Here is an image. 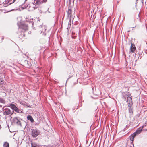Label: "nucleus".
Returning <instances> with one entry per match:
<instances>
[{
    "mask_svg": "<svg viewBox=\"0 0 147 147\" xmlns=\"http://www.w3.org/2000/svg\"><path fill=\"white\" fill-rule=\"evenodd\" d=\"M11 108L13 110V111H14L15 112L18 113H23L22 111L20 110L18 108H17L13 104L11 103L10 104Z\"/></svg>",
    "mask_w": 147,
    "mask_h": 147,
    "instance_id": "1",
    "label": "nucleus"
},
{
    "mask_svg": "<svg viewBox=\"0 0 147 147\" xmlns=\"http://www.w3.org/2000/svg\"><path fill=\"white\" fill-rule=\"evenodd\" d=\"M22 119L18 117H14L12 119L13 122L14 123H16L17 125L21 126V123L20 121Z\"/></svg>",
    "mask_w": 147,
    "mask_h": 147,
    "instance_id": "2",
    "label": "nucleus"
},
{
    "mask_svg": "<svg viewBox=\"0 0 147 147\" xmlns=\"http://www.w3.org/2000/svg\"><path fill=\"white\" fill-rule=\"evenodd\" d=\"M28 22L26 21L21 23L20 27L25 30H27L28 28V24H27Z\"/></svg>",
    "mask_w": 147,
    "mask_h": 147,
    "instance_id": "3",
    "label": "nucleus"
},
{
    "mask_svg": "<svg viewBox=\"0 0 147 147\" xmlns=\"http://www.w3.org/2000/svg\"><path fill=\"white\" fill-rule=\"evenodd\" d=\"M13 112L14 111H13V112H12L10 109L8 108H5L4 110L3 114L5 115H12Z\"/></svg>",
    "mask_w": 147,
    "mask_h": 147,
    "instance_id": "4",
    "label": "nucleus"
},
{
    "mask_svg": "<svg viewBox=\"0 0 147 147\" xmlns=\"http://www.w3.org/2000/svg\"><path fill=\"white\" fill-rule=\"evenodd\" d=\"M42 3V1H41V0H34V2L32 3L34 5H35L36 7H33L34 9V10L37 7H38L36 6L37 5H39Z\"/></svg>",
    "mask_w": 147,
    "mask_h": 147,
    "instance_id": "5",
    "label": "nucleus"
},
{
    "mask_svg": "<svg viewBox=\"0 0 147 147\" xmlns=\"http://www.w3.org/2000/svg\"><path fill=\"white\" fill-rule=\"evenodd\" d=\"M39 134V131L37 129H33L32 131L31 134L32 136L36 137Z\"/></svg>",
    "mask_w": 147,
    "mask_h": 147,
    "instance_id": "6",
    "label": "nucleus"
},
{
    "mask_svg": "<svg viewBox=\"0 0 147 147\" xmlns=\"http://www.w3.org/2000/svg\"><path fill=\"white\" fill-rule=\"evenodd\" d=\"M5 83L4 80L1 78H0V86L1 87L3 88L5 86Z\"/></svg>",
    "mask_w": 147,
    "mask_h": 147,
    "instance_id": "7",
    "label": "nucleus"
},
{
    "mask_svg": "<svg viewBox=\"0 0 147 147\" xmlns=\"http://www.w3.org/2000/svg\"><path fill=\"white\" fill-rule=\"evenodd\" d=\"M130 49L132 53H134L135 51L136 47L134 44L131 43V46L130 47Z\"/></svg>",
    "mask_w": 147,
    "mask_h": 147,
    "instance_id": "8",
    "label": "nucleus"
},
{
    "mask_svg": "<svg viewBox=\"0 0 147 147\" xmlns=\"http://www.w3.org/2000/svg\"><path fill=\"white\" fill-rule=\"evenodd\" d=\"M137 135L134 132L130 136V139L132 141H133L134 137Z\"/></svg>",
    "mask_w": 147,
    "mask_h": 147,
    "instance_id": "9",
    "label": "nucleus"
},
{
    "mask_svg": "<svg viewBox=\"0 0 147 147\" xmlns=\"http://www.w3.org/2000/svg\"><path fill=\"white\" fill-rule=\"evenodd\" d=\"M128 103L130 105V103H131L132 102V99L131 98L130 96H128L127 98V101Z\"/></svg>",
    "mask_w": 147,
    "mask_h": 147,
    "instance_id": "10",
    "label": "nucleus"
},
{
    "mask_svg": "<svg viewBox=\"0 0 147 147\" xmlns=\"http://www.w3.org/2000/svg\"><path fill=\"white\" fill-rule=\"evenodd\" d=\"M27 119L28 120H30L32 123H33L34 121L32 117L30 115H28L27 116Z\"/></svg>",
    "mask_w": 147,
    "mask_h": 147,
    "instance_id": "11",
    "label": "nucleus"
},
{
    "mask_svg": "<svg viewBox=\"0 0 147 147\" xmlns=\"http://www.w3.org/2000/svg\"><path fill=\"white\" fill-rule=\"evenodd\" d=\"M142 128H139L134 132L137 135L139 134L142 131Z\"/></svg>",
    "mask_w": 147,
    "mask_h": 147,
    "instance_id": "12",
    "label": "nucleus"
},
{
    "mask_svg": "<svg viewBox=\"0 0 147 147\" xmlns=\"http://www.w3.org/2000/svg\"><path fill=\"white\" fill-rule=\"evenodd\" d=\"M24 64L27 67H30V62L26 60L24 61Z\"/></svg>",
    "mask_w": 147,
    "mask_h": 147,
    "instance_id": "13",
    "label": "nucleus"
},
{
    "mask_svg": "<svg viewBox=\"0 0 147 147\" xmlns=\"http://www.w3.org/2000/svg\"><path fill=\"white\" fill-rule=\"evenodd\" d=\"M19 35V38H22L23 37H24L25 36V35L24 34V32H23L21 31Z\"/></svg>",
    "mask_w": 147,
    "mask_h": 147,
    "instance_id": "14",
    "label": "nucleus"
},
{
    "mask_svg": "<svg viewBox=\"0 0 147 147\" xmlns=\"http://www.w3.org/2000/svg\"><path fill=\"white\" fill-rule=\"evenodd\" d=\"M67 16L70 19L71 16V11L70 9H69L67 12Z\"/></svg>",
    "mask_w": 147,
    "mask_h": 147,
    "instance_id": "15",
    "label": "nucleus"
},
{
    "mask_svg": "<svg viewBox=\"0 0 147 147\" xmlns=\"http://www.w3.org/2000/svg\"><path fill=\"white\" fill-rule=\"evenodd\" d=\"M32 147H47L46 146H39L37 145L36 144H35L34 143H31Z\"/></svg>",
    "mask_w": 147,
    "mask_h": 147,
    "instance_id": "16",
    "label": "nucleus"
},
{
    "mask_svg": "<svg viewBox=\"0 0 147 147\" xmlns=\"http://www.w3.org/2000/svg\"><path fill=\"white\" fill-rule=\"evenodd\" d=\"M0 102L2 104H5L6 102V101L3 98L0 97Z\"/></svg>",
    "mask_w": 147,
    "mask_h": 147,
    "instance_id": "17",
    "label": "nucleus"
},
{
    "mask_svg": "<svg viewBox=\"0 0 147 147\" xmlns=\"http://www.w3.org/2000/svg\"><path fill=\"white\" fill-rule=\"evenodd\" d=\"M41 27L42 28H43V29L42 30H41V33L42 32H44L46 30V27L45 26V25H43V26H41Z\"/></svg>",
    "mask_w": 147,
    "mask_h": 147,
    "instance_id": "18",
    "label": "nucleus"
},
{
    "mask_svg": "<svg viewBox=\"0 0 147 147\" xmlns=\"http://www.w3.org/2000/svg\"><path fill=\"white\" fill-rule=\"evenodd\" d=\"M3 147H9V144L7 142H5L3 144Z\"/></svg>",
    "mask_w": 147,
    "mask_h": 147,
    "instance_id": "19",
    "label": "nucleus"
},
{
    "mask_svg": "<svg viewBox=\"0 0 147 147\" xmlns=\"http://www.w3.org/2000/svg\"><path fill=\"white\" fill-rule=\"evenodd\" d=\"M32 19H30L29 21V24H31L32 26H33L34 24V22H32Z\"/></svg>",
    "mask_w": 147,
    "mask_h": 147,
    "instance_id": "20",
    "label": "nucleus"
},
{
    "mask_svg": "<svg viewBox=\"0 0 147 147\" xmlns=\"http://www.w3.org/2000/svg\"><path fill=\"white\" fill-rule=\"evenodd\" d=\"M71 26V19H70V20L68 23V27H70Z\"/></svg>",
    "mask_w": 147,
    "mask_h": 147,
    "instance_id": "21",
    "label": "nucleus"
},
{
    "mask_svg": "<svg viewBox=\"0 0 147 147\" xmlns=\"http://www.w3.org/2000/svg\"><path fill=\"white\" fill-rule=\"evenodd\" d=\"M41 1H42V3H45L47 1V0H42Z\"/></svg>",
    "mask_w": 147,
    "mask_h": 147,
    "instance_id": "22",
    "label": "nucleus"
},
{
    "mask_svg": "<svg viewBox=\"0 0 147 147\" xmlns=\"http://www.w3.org/2000/svg\"><path fill=\"white\" fill-rule=\"evenodd\" d=\"M12 0H6V2H10V1H11Z\"/></svg>",
    "mask_w": 147,
    "mask_h": 147,
    "instance_id": "23",
    "label": "nucleus"
},
{
    "mask_svg": "<svg viewBox=\"0 0 147 147\" xmlns=\"http://www.w3.org/2000/svg\"><path fill=\"white\" fill-rule=\"evenodd\" d=\"M136 26H133V27H132V28H135V27H136Z\"/></svg>",
    "mask_w": 147,
    "mask_h": 147,
    "instance_id": "24",
    "label": "nucleus"
},
{
    "mask_svg": "<svg viewBox=\"0 0 147 147\" xmlns=\"http://www.w3.org/2000/svg\"><path fill=\"white\" fill-rule=\"evenodd\" d=\"M2 39H4V37L3 36H2Z\"/></svg>",
    "mask_w": 147,
    "mask_h": 147,
    "instance_id": "25",
    "label": "nucleus"
},
{
    "mask_svg": "<svg viewBox=\"0 0 147 147\" xmlns=\"http://www.w3.org/2000/svg\"><path fill=\"white\" fill-rule=\"evenodd\" d=\"M15 0H13V1L12 2V3H14L15 2Z\"/></svg>",
    "mask_w": 147,
    "mask_h": 147,
    "instance_id": "26",
    "label": "nucleus"
},
{
    "mask_svg": "<svg viewBox=\"0 0 147 147\" xmlns=\"http://www.w3.org/2000/svg\"><path fill=\"white\" fill-rule=\"evenodd\" d=\"M130 112L131 113L132 111V110H131V111H129V112Z\"/></svg>",
    "mask_w": 147,
    "mask_h": 147,
    "instance_id": "27",
    "label": "nucleus"
},
{
    "mask_svg": "<svg viewBox=\"0 0 147 147\" xmlns=\"http://www.w3.org/2000/svg\"><path fill=\"white\" fill-rule=\"evenodd\" d=\"M2 105H0V107H1Z\"/></svg>",
    "mask_w": 147,
    "mask_h": 147,
    "instance_id": "28",
    "label": "nucleus"
},
{
    "mask_svg": "<svg viewBox=\"0 0 147 147\" xmlns=\"http://www.w3.org/2000/svg\"><path fill=\"white\" fill-rule=\"evenodd\" d=\"M27 0H25V2Z\"/></svg>",
    "mask_w": 147,
    "mask_h": 147,
    "instance_id": "29",
    "label": "nucleus"
},
{
    "mask_svg": "<svg viewBox=\"0 0 147 147\" xmlns=\"http://www.w3.org/2000/svg\"><path fill=\"white\" fill-rule=\"evenodd\" d=\"M11 3H10L9 4H11Z\"/></svg>",
    "mask_w": 147,
    "mask_h": 147,
    "instance_id": "30",
    "label": "nucleus"
}]
</instances>
